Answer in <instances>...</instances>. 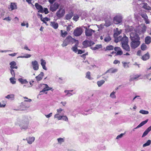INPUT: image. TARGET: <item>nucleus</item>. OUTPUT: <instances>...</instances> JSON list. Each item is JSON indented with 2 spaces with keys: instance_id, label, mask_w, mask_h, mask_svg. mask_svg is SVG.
I'll return each mask as SVG.
<instances>
[{
  "instance_id": "obj_1",
  "label": "nucleus",
  "mask_w": 151,
  "mask_h": 151,
  "mask_svg": "<svg viewBox=\"0 0 151 151\" xmlns=\"http://www.w3.org/2000/svg\"><path fill=\"white\" fill-rule=\"evenodd\" d=\"M130 38L132 41L130 43V46L132 49H135L140 45V37L135 32H132L130 34Z\"/></svg>"
},
{
  "instance_id": "obj_2",
  "label": "nucleus",
  "mask_w": 151,
  "mask_h": 151,
  "mask_svg": "<svg viewBox=\"0 0 151 151\" xmlns=\"http://www.w3.org/2000/svg\"><path fill=\"white\" fill-rule=\"evenodd\" d=\"M16 124L19 126L22 130H25L28 128L29 122L28 119L26 117L22 119L18 118Z\"/></svg>"
},
{
  "instance_id": "obj_3",
  "label": "nucleus",
  "mask_w": 151,
  "mask_h": 151,
  "mask_svg": "<svg viewBox=\"0 0 151 151\" xmlns=\"http://www.w3.org/2000/svg\"><path fill=\"white\" fill-rule=\"evenodd\" d=\"M76 40L73 38L71 36H68L64 40L61 45L63 47L66 46L68 44L74 43Z\"/></svg>"
},
{
  "instance_id": "obj_4",
  "label": "nucleus",
  "mask_w": 151,
  "mask_h": 151,
  "mask_svg": "<svg viewBox=\"0 0 151 151\" xmlns=\"http://www.w3.org/2000/svg\"><path fill=\"white\" fill-rule=\"evenodd\" d=\"M146 27L144 24H141L137 27L136 32L139 34L143 33L146 30Z\"/></svg>"
},
{
  "instance_id": "obj_5",
  "label": "nucleus",
  "mask_w": 151,
  "mask_h": 151,
  "mask_svg": "<svg viewBox=\"0 0 151 151\" xmlns=\"http://www.w3.org/2000/svg\"><path fill=\"white\" fill-rule=\"evenodd\" d=\"M95 32V30H93L91 29L86 28L85 31V35L88 39H89L88 38V37H89L90 38H92V35Z\"/></svg>"
},
{
  "instance_id": "obj_6",
  "label": "nucleus",
  "mask_w": 151,
  "mask_h": 151,
  "mask_svg": "<svg viewBox=\"0 0 151 151\" xmlns=\"http://www.w3.org/2000/svg\"><path fill=\"white\" fill-rule=\"evenodd\" d=\"M29 107V105L28 104L25 102H23L21 103L19 106V109H16V110L24 111L27 109Z\"/></svg>"
},
{
  "instance_id": "obj_7",
  "label": "nucleus",
  "mask_w": 151,
  "mask_h": 151,
  "mask_svg": "<svg viewBox=\"0 0 151 151\" xmlns=\"http://www.w3.org/2000/svg\"><path fill=\"white\" fill-rule=\"evenodd\" d=\"M95 43L93 42L88 40H85L82 43V45L84 48L91 47Z\"/></svg>"
},
{
  "instance_id": "obj_8",
  "label": "nucleus",
  "mask_w": 151,
  "mask_h": 151,
  "mask_svg": "<svg viewBox=\"0 0 151 151\" xmlns=\"http://www.w3.org/2000/svg\"><path fill=\"white\" fill-rule=\"evenodd\" d=\"M122 17L120 15L116 16L113 19L114 23L115 24H118L121 23Z\"/></svg>"
},
{
  "instance_id": "obj_9",
  "label": "nucleus",
  "mask_w": 151,
  "mask_h": 151,
  "mask_svg": "<svg viewBox=\"0 0 151 151\" xmlns=\"http://www.w3.org/2000/svg\"><path fill=\"white\" fill-rule=\"evenodd\" d=\"M65 14L64 9L60 8L56 13V15L59 18L63 17Z\"/></svg>"
},
{
  "instance_id": "obj_10",
  "label": "nucleus",
  "mask_w": 151,
  "mask_h": 151,
  "mask_svg": "<svg viewBox=\"0 0 151 151\" xmlns=\"http://www.w3.org/2000/svg\"><path fill=\"white\" fill-rule=\"evenodd\" d=\"M31 67L34 70H37L39 69V65L37 61L36 60L32 61L31 63Z\"/></svg>"
},
{
  "instance_id": "obj_11",
  "label": "nucleus",
  "mask_w": 151,
  "mask_h": 151,
  "mask_svg": "<svg viewBox=\"0 0 151 151\" xmlns=\"http://www.w3.org/2000/svg\"><path fill=\"white\" fill-rule=\"evenodd\" d=\"M42 85H44L45 86L42 91H40V93L42 92H45L46 91H47L50 90H52V88L48 86V85L47 84H40L39 85V87H40Z\"/></svg>"
},
{
  "instance_id": "obj_12",
  "label": "nucleus",
  "mask_w": 151,
  "mask_h": 151,
  "mask_svg": "<svg viewBox=\"0 0 151 151\" xmlns=\"http://www.w3.org/2000/svg\"><path fill=\"white\" fill-rule=\"evenodd\" d=\"M82 32V30L81 27H77L74 30L73 34L75 36H78L81 35Z\"/></svg>"
},
{
  "instance_id": "obj_13",
  "label": "nucleus",
  "mask_w": 151,
  "mask_h": 151,
  "mask_svg": "<svg viewBox=\"0 0 151 151\" xmlns=\"http://www.w3.org/2000/svg\"><path fill=\"white\" fill-rule=\"evenodd\" d=\"M59 4L56 2L54 3L50 6V10L52 12L55 11L59 7Z\"/></svg>"
},
{
  "instance_id": "obj_14",
  "label": "nucleus",
  "mask_w": 151,
  "mask_h": 151,
  "mask_svg": "<svg viewBox=\"0 0 151 151\" xmlns=\"http://www.w3.org/2000/svg\"><path fill=\"white\" fill-rule=\"evenodd\" d=\"M141 17L144 19L145 23L146 24H148L150 23L149 20L148 19V17L146 13H142L140 14Z\"/></svg>"
},
{
  "instance_id": "obj_15",
  "label": "nucleus",
  "mask_w": 151,
  "mask_h": 151,
  "mask_svg": "<svg viewBox=\"0 0 151 151\" xmlns=\"http://www.w3.org/2000/svg\"><path fill=\"white\" fill-rule=\"evenodd\" d=\"M35 6L36 9L38 10V12L43 13L42 9H43V8L41 5L37 3H36L35 4Z\"/></svg>"
},
{
  "instance_id": "obj_16",
  "label": "nucleus",
  "mask_w": 151,
  "mask_h": 151,
  "mask_svg": "<svg viewBox=\"0 0 151 151\" xmlns=\"http://www.w3.org/2000/svg\"><path fill=\"white\" fill-rule=\"evenodd\" d=\"M122 46L123 49L125 50L127 52H129L130 51V47L128 44L123 43L122 44Z\"/></svg>"
},
{
  "instance_id": "obj_17",
  "label": "nucleus",
  "mask_w": 151,
  "mask_h": 151,
  "mask_svg": "<svg viewBox=\"0 0 151 151\" xmlns=\"http://www.w3.org/2000/svg\"><path fill=\"white\" fill-rule=\"evenodd\" d=\"M44 76V73L42 72H41L40 73L35 77L37 81H40L42 80Z\"/></svg>"
},
{
  "instance_id": "obj_18",
  "label": "nucleus",
  "mask_w": 151,
  "mask_h": 151,
  "mask_svg": "<svg viewBox=\"0 0 151 151\" xmlns=\"http://www.w3.org/2000/svg\"><path fill=\"white\" fill-rule=\"evenodd\" d=\"M41 65L42 66V68L43 69L45 70H47V68L46 67V62L45 61L43 60V59H41L40 60Z\"/></svg>"
},
{
  "instance_id": "obj_19",
  "label": "nucleus",
  "mask_w": 151,
  "mask_h": 151,
  "mask_svg": "<svg viewBox=\"0 0 151 151\" xmlns=\"http://www.w3.org/2000/svg\"><path fill=\"white\" fill-rule=\"evenodd\" d=\"M118 70L117 68H111L106 71L105 73V74L107 73H114L116 72Z\"/></svg>"
},
{
  "instance_id": "obj_20",
  "label": "nucleus",
  "mask_w": 151,
  "mask_h": 151,
  "mask_svg": "<svg viewBox=\"0 0 151 151\" xmlns=\"http://www.w3.org/2000/svg\"><path fill=\"white\" fill-rule=\"evenodd\" d=\"M16 63L15 61H12L10 63L9 65H10V69H13L14 68L17 69L18 67L16 66Z\"/></svg>"
},
{
  "instance_id": "obj_21",
  "label": "nucleus",
  "mask_w": 151,
  "mask_h": 151,
  "mask_svg": "<svg viewBox=\"0 0 151 151\" xmlns=\"http://www.w3.org/2000/svg\"><path fill=\"white\" fill-rule=\"evenodd\" d=\"M151 131V126L148 127L144 132L142 136V137H143L146 136L148 133Z\"/></svg>"
},
{
  "instance_id": "obj_22",
  "label": "nucleus",
  "mask_w": 151,
  "mask_h": 151,
  "mask_svg": "<svg viewBox=\"0 0 151 151\" xmlns=\"http://www.w3.org/2000/svg\"><path fill=\"white\" fill-rule=\"evenodd\" d=\"M122 32V30H118V29L117 28L116 29V30L114 34V37L115 38L117 37Z\"/></svg>"
},
{
  "instance_id": "obj_23",
  "label": "nucleus",
  "mask_w": 151,
  "mask_h": 151,
  "mask_svg": "<svg viewBox=\"0 0 151 151\" xmlns=\"http://www.w3.org/2000/svg\"><path fill=\"white\" fill-rule=\"evenodd\" d=\"M128 41L129 40L128 37H126V36H124V35L122 38V42H121V44H122L123 43L128 44Z\"/></svg>"
},
{
  "instance_id": "obj_24",
  "label": "nucleus",
  "mask_w": 151,
  "mask_h": 151,
  "mask_svg": "<svg viewBox=\"0 0 151 151\" xmlns=\"http://www.w3.org/2000/svg\"><path fill=\"white\" fill-rule=\"evenodd\" d=\"M142 7L144 9L150 10L151 9V8L148 6L147 4L146 3H144L142 4Z\"/></svg>"
},
{
  "instance_id": "obj_25",
  "label": "nucleus",
  "mask_w": 151,
  "mask_h": 151,
  "mask_svg": "<svg viewBox=\"0 0 151 151\" xmlns=\"http://www.w3.org/2000/svg\"><path fill=\"white\" fill-rule=\"evenodd\" d=\"M150 57L148 52L143 55L142 58V59L144 61H145L148 59Z\"/></svg>"
},
{
  "instance_id": "obj_26",
  "label": "nucleus",
  "mask_w": 151,
  "mask_h": 151,
  "mask_svg": "<svg viewBox=\"0 0 151 151\" xmlns=\"http://www.w3.org/2000/svg\"><path fill=\"white\" fill-rule=\"evenodd\" d=\"M26 139L28 143L31 144L35 140V138L33 137H29L27 138Z\"/></svg>"
},
{
  "instance_id": "obj_27",
  "label": "nucleus",
  "mask_w": 151,
  "mask_h": 151,
  "mask_svg": "<svg viewBox=\"0 0 151 151\" xmlns=\"http://www.w3.org/2000/svg\"><path fill=\"white\" fill-rule=\"evenodd\" d=\"M50 25L55 29H57L58 27V24L57 23L55 22H50Z\"/></svg>"
},
{
  "instance_id": "obj_28",
  "label": "nucleus",
  "mask_w": 151,
  "mask_h": 151,
  "mask_svg": "<svg viewBox=\"0 0 151 151\" xmlns=\"http://www.w3.org/2000/svg\"><path fill=\"white\" fill-rule=\"evenodd\" d=\"M148 121V119H147L145 121L142 122L138 125L136 127L134 128L135 129H137L139 128L142 126L146 124Z\"/></svg>"
},
{
  "instance_id": "obj_29",
  "label": "nucleus",
  "mask_w": 151,
  "mask_h": 151,
  "mask_svg": "<svg viewBox=\"0 0 151 151\" xmlns=\"http://www.w3.org/2000/svg\"><path fill=\"white\" fill-rule=\"evenodd\" d=\"M14 95L13 94H11L7 95L5 97V98L9 99H10L12 100H13L14 99Z\"/></svg>"
},
{
  "instance_id": "obj_30",
  "label": "nucleus",
  "mask_w": 151,
  "mask_h": 151,
  "mask_svg": "<svg viewBox=\"0 0 151 151\" xmlns=\"http://www.w3.org/2000/svg\"><path fill=\"white\" fill-rule=\"evenodd\" d=\"M11 9V10H13L17 9V6L16 4L14 3H11L10 5V8L9 9Z\"/></svg>"
},
{
  "instance_id": "obj_31",
  "label": "nucleus",
  "mask_w": 151,
  "mask_h": 151,
  "mask_svg": "<svg viewBox=\"0 0 151 151\" xmlns=\"http://www.w3.org/2000/svg\"><path fill=\"white\" fill-rule=\"evenodd\" d=\"M73 13L71 12L68 14H66L65 16V18L67 20H69L73 16Z\"/></svg>"
},
{
  "instance_id": "obj_32",
  "label": "nucleus",
  "mask_w": 151,
  "mask_h": 151,
  "mask_svg": "<svg viewBox=\"0 0 151 151\" xmlns=\"http://www.w3.org/2000/svg\"><path fill=\"white\" fill-rule=\"evenodd\" d=\"M145 41L147 44H149L151 42V38L150 36H148L145 38Z\"/></svg>"
},
{
  "instance_id": "obj_33",
  "label": "nucleus",
  "mask_w": 151,
  "mask_h": 151,
  "mask_svg": "<svg viewBox=\"0 0 151 151\" xmlns=\"http://www.w3.org/2000/svg\"><path fill=\"white\" fill-rule=\"evenodd\" d=\"M111 19H109L108 20H105V23L104 25L108 27L111 25Z\"/></svg>"
},
{
  "instance_id": "obj_34",
  "label": "nucleus",
  "mask_w": 151,
  "mask_h": 151,
  "mask_svg": "<svg viewBox=\"0 0 151 151\" xmlns=\"http://www.w3.org/2000/svg\"><path fill=\"white\" fill-rule=\"evenodd\" d=\"M18 80L22 84H27L28 83L26 79H23L21 78H19Z\"/></svg>"
},
{
  "instance_id": "obj_35",
  "label": "nucleus",
  "mask_w": 151,
  "mask_h": 151,
  "mask_svg": "<svg viewBox=\"0 0 151 151\" xmlns=\"http://www.w3.org/2000/svg\"><path fill=\"white\" fill-rule=\"evenodd\" d=\"M64 92L66 93L65 95V96H72L73 94H75L76 93V92H74L73 93V94L70 93L69 91L67 90H65L64 91Z\"/></svg>"
},
{
  "instance_id": "obj_36",
  "label": "nucleus",
  "mask_w": 151,
  "mask_h": 151,
  "mask_svg": "<svg viewBox=\"0 0 151 151\" xmlns=\"http://www.w3.org/2000/svg\"><path fill=\"white\" fill-rule=\"evenodd\" d=\"M105 83V81L104 80H101L98 81L97 82V84L99 87L101 86Z\"/></svg>"
},
{
  "instance_id": "obj_37",
  "label": "nucleus",
  "mask_w": 151,
  "mask_h": 151,
  "mask_svg": "<svg viewBox=\"0 0 151 151\" xmlns=\"http://www.w3.org/2000/svg\"><path fill=\"white\" fill-rule=\"evenodd\" d=\"M15 77H12L10 78L9 80L11 83L13 84H15L16 83Z\"/></svg>"
},
{
  "instance_id": "obj_38",
  "label": "nucleus",
  "mask_w": 151,
  "mask_h": 151,
  "mask_svg": "<svg viewBox=\"0 0 151 151\" xmlns=\"http://www.w3.org/2000/svg\"><path fill=\"white\" fill-rule=\"evenodd\" d=\"M60 32L61 36L63 37H65L67 34V33L66 31L61 30Z\"/></svg>"
},
{
  "instance_id": "obj_39",
  "label": "nucleus",
  "mask_w": 151,
  "mask_h": 151,
  "mask_svg": "<svg viewBox=\"0 0 151 151\" xmlns=\"http://www.w3.org/2000/svg\"><path fill=\"white\" fill-rule=\"evenodd\" d=\"M151 142V140L150 139L148 140L146 143L143 145V147H144L147 146H149Z\"/></svg>"
},
{
  "instance_id": "obj_40",
  "label": "nucleus",
  "mask_w": 151,
  "mask_h": 151,
  "mask_svg": "<svg viewBox=\"0 0 151 151\" xmlns=\"http://www.w3.org/2000/svg\"><path fill=\"white\" fill-rule=\"evenodd\" d=\"M114 48V47L113 46L111 45L108 46L106 47L105 51L112 50Z\"/></svg>"
},
{
  "instance_id": "obj_41",
  "label": "nucleus",
  "mask_w": 151,
  "mask_h": 151,
  "mask_svg": "<svg viewBox=\"0 0 151 151\" xmlns=\"http://www.w3.org/2000/svg\"><path fill=\"white\" fill-rule=\"evenodd\" d=\"M86 77L89 80H92V78L91 77V73L89 71H88L86 73Z\"/></svg>"
},
{
  "instance_id": "obj_42",
  "label": "nucleus",
  "mask_w": 151,
  "mask_h": 151,
  "mask_svg": "<svg viewBox=\"0 0 151 151\" xmlns=\"http://www.w3.org/2000/svg\"><path fill=\"white\" fill-rule=\"evenodd\" d=\"M111 40V37L109 35H108L104 39V41L105 42H108L110 41Z\"/></svg>"
},
{
  "instance_id": "obj_43",
  "label": "nucleus",
  "mask_w": 151,
  "mask_h": 151,
  "mask_svg": "<svg viewBox=\"0 0 151 151\" xmlns=\"http://www.w3.org/2000/svg\"><path fill=\"white\" fill-rule=\"evenodd\" d=\"M141 48L142 50H145L147 49V46L145 44L143 43L141 45Z\"/></svg>"
},
{
  "instance_id": "obj_44",
  "label": "nucleus",
  "mask_w": 151,
  "mask_h": 151,
  "mask_svg": "<svg viewBox=\"0 0 151 151\" xmlns=\"http://www.w3.org/2000/svg\"><path fill=\"white\" fill-rule=\"evenodd\" d=\"M115 93L116 92L115 91H113L110 94V97L113 99H115L116 98V96L115 95Z\"/></svg>"
},
{
  "instance_id": "obj_45",
  "label": "nucleus",
  "mask_w": 151,
  "mask_h": 151,
  "mask_svg": "<svg viewBox=\"0 0 151 151\" xmlns=\"http://www.w3.org/2000/svg\"><path fill=\"white\" fill-rule=\"evenodd\" d=\"M139 112L140 113L144 114H146L149 113V111H148L144 110H141Z\"/></svg>"
},
{
  "instance_id": "obj_46",
  "label": "nucleus",
  "mask_w": 151,
  "mask_h": 151,
  "mask_svg": "<svg viewBox=\"0 0 151 151\" xmlns=\"http://www.w3.org/2000/svg\"><path fill=\"white\" fill-rule=\"evenodd\" d=\"M85 111L86 112H88V113H84L83 112H81V114H82L83 115H87V114H91L92 112V111L91 110H86Z\"/></svg>"
},
{
  "instance_id": "obj_47",
  "label": "nucleus",
  "mask_w": 151,
  "mask_h": 151,
  "mask_svg": "<svg viewBox=\"0 0 151 151\" xmlns=\"http://www.w3.org/2000/svg\"><path fill=\"white\" fill-rule=\"evenodd\" d=\"M54 118H57L59 120L62 119V116H60L59 114H57L54 116Z\"/></svg>"
},
{
  "instance_id": "obj_48",
  "label": "nucleus",
  "mask_w": 151,
  "mask_h": 151,
  "mask_svg": "<svg viewBox=\"0 0 151 151\" xmlns=\"http://www.w3.org/2000/svg\"><path fill=\"white\" fill-rule=\"evenodd\" d=\"M10 73L12 76V77H15V73L14 70L12 69H10Z\"/></svg>"
},
{
  "instance_id": "obj_49",
  "label": "nucleus",
  "mask_w": 151,
  "mask_h": 151,
  "mask_svg": "<svg viewBox=\"0 0 151 151\" xmlns=\"http://www.w3.org/2000/svg\"><path fill=\"white\" fill-rule=\"evenodd\" d=\"M62 119H63V120L66 122H68V118L66 116H62Z\"/></svg>"
},
{
  "instance_id": "obj_50",
  "label": "nucleus",
  "mask_w": 151,
  "mask_h": 151,
  "mask_svg": "<svg viewBox=\"0 0 151 151\" xmlns=\"http://www.w3.org/2000/svg\"><path fill=\"white\" fill-rule=\"evenodd\" d=\"M102 47L101 45H96V46L95 47V50L100 48H101Z\"/></svg>"
},
{
  "instance_id": "obj_51",
  "label": "nucleus",
  "mask_w": 151,
  "mask_h": 151,
  "mask_svg": "<svg viewBox=\"0 0 151 151\" xmlns=\"http://www.w3.org/2000/svg\"><path fill=\"white\" fill-rule=\"evenodd\" d=\"M122 54L123 52L121 49L120 50H119L117 51V52L116 53V55H122Z\"/></svg>"
},
{
  "instance_id": "obj_52",
  "label": "nucleus",
  "mask_w": 151,
  "mask_h": 151,
  "mask_svg": "<svg viewBox=\"0 0 151 151\" xmlns=\"http://www.w3.org/2000/svg\"><path fill=\"white\" fill-rule=\"evenodd\" d=\"M135 17L138 21H140V22H142V20L141 19L140 17L138 15H136L135 16Z\"/></svg>"
},
{
  "instance_id": "obj_53",
  "label": "nucleus",
  "mask_w": 151,
  "mask_h": 151,
  "mask_svg": "<svg viewBox=\"0 0 151 151\" xmlns=\"http://www.w3.org/2000/svg\"><path fill=\"white\" fill-rule=\"evenodd\" d=\"M122 63H123V66L124 68H129V65L127 63L123 62H122Z\"/></svg>"
},
{
  "instance_id": "obj_54",
  "label": "nucleus",
  "mask_w": 151,
  "mask_h": 151,
  "mask_svg": "<svg viewBox=\"0 0 151 151\" xmlns=\"http://www.w3.org/2000/svg\"><path fill=\"white\" fill-rule=\"evenodd\" d=\"M31 56V55L27 54L25 56H20L19 57L21 58H30Z\"/></svg>"
},
{
  "instance_id": "obj_55",
  "label": "nucleus",
  "mask_w": 151,
  "mask_h": 151,
  "mask_svg": "<svg viewBox=\"0 0 151 151\" xmlns=\"http://www.w3.org/2000/svg\"><path fill=\"white\" fill-rule=\"evenodd\" d=\"M79 17L78 16V15H75L74 16V17H73V19L74 20L76 21L78 20Z\"/></svg>"
},
{
  "instance_id": "obj_56",
  "label": "nucleus",
  "mask_w": 151,
  "mask_h": 151,
  "mask_svg": "<svg viewBox=\"0 0 151 151\" xmlns=\"http://www.w3.org/2000/svg\"><path fill=\"white\" fill-rule=\"evenodd\" d=\"M43 13L44 12L45 14H47L49 13L48 9L47 8H44L42 9Z\"/></svg>"
},
{
  "instance_id": "obj_57",
  "label": "nucleus",
  "mask_w": 151,
  "mask_h": 151,
  "mask_svg": "<svg viewBox=\"0 0 151 151\" xmlns=\"http://www.w3.org/2000/svg\"><path fill=\"white\" fill-rule=\"evenodd\" d=\"M134 29V28L132 26H129L128 27V28L127 29V30L128 31L131 32L133 31Z\"/></svg>"
},
{
  "instance_id": "obj_58",
  "label": "nucleus",
  "mask_w": 151,
  "mask_h": 151,
  "mask_svg": "<svg viewBox=\"0 0 151 151\" xmlns=\"http://www.w3.org/2000/svg\"><path fill=\"white\" fill-rule=\"evenodd\" d=\"M124 134V133H121L120 134L118 135L116 137V139H119V138H121L123 136Z\"/></svg>"
},
{
  "instance_id": "obj_59",
  "label": "nucleus",
  "mask_w": 151,
  "mask_h": 151,
  "mask_svg": "<svg viewBox=\"0 0 151 151\" xmlns=\"http://www.w3.org/2000/svg\"><path fill=\"white\" fill-rule=\"evenodd\" d=\"M58 142L59 143H61L63 142H64L63 139L61 138H59L57 139Z\"/></svg>"
},
{
  "instance_id": "obj_60",
  "label": "nucleus",
  "mask_w": 151,
  "mask_h": 151,
  "mask_svg": "<svg viewBox=\"0 0 151 151\" xmlns=\"http://www.w3.org/2000/svg\"><path fill=\"white\" fill-rule=\"evenodd\" d=\"M3 103H2L1 102H0V107H4L6 105L4 101L3 102Z\"/></svg>"
},
{
  "instance_id": "obj_61",
  "label": "nucleus",
  "mask_w": 151,
  "mask_h": 151,
  "mask_svg": "<svg viewBox=\"0 0 151 151\" xmlns=\"http://www.w3.org/2000/svg\"><path fill=\"white\" fill-rule=\"evenodd\" d=\"M77 47H73L72 48V50L73 51L75 52H77Z\"/></svg>"
},
{
  "instance_id": "obj_62",
  "label": "nucleus",
  "mask_w": 151,
  "mask_h": 151,
  "mask_svg": "<svg viewBox=\"0 0 151 151\" xmlns=\"http://www.w3.org/2000/svg\"><path fill=\"white\" fill-rule=\"evenodd\" d=\"M140 76H133L132 77L131 79H130V80L132 81V80H135L137 78L139 77Z\"/></svg>"
},
{
  "instance_id": "obj_63",
  "label": "nucleus",
  "mask_w": 151,
  "mask_h": 151,
  "mask_svg": "<svg viewBox=\"0 0 151 151\" xmlns=\"http://www.w3.org/2000/svg\"><path fill=\"white\" fill-rule=\"evenodd\" d=\"M71 26V25H69L67 27L66 29L67 31H69L70 30Z\"/></svg>"
},
{
  "instance_id": "obj_64",
  "label": "nucleus",
  "mask_w": 151,
  "mask_h": 151,
  "mask_svg": "<svg viewBox=\"0 0 151 151\" xmlns=\"http://www.w3.org/2000/svg\"><path fill=\"white\" fill-rule=\"evenodd\" d=\"M3 20H6L8 21H10L11 19L9 17H6L3 19Z\"/></svg>"
}]
</instances>
